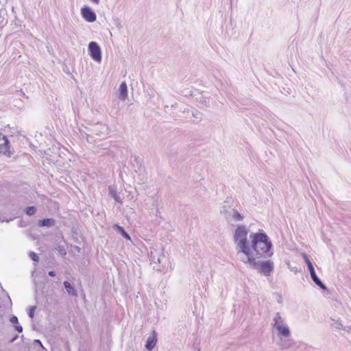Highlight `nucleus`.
<instances>
[{
    "label": "nucleus",
    "mask_w": 351,
    "mask_h": 351,
    "mask_svg": "<svg viewBox=\"0 0 351 351\" xmlns=\"http://www.w3.org/2000/svg\"><path fill=\"white\" fill-rule=\"evenodd\" d=\"M54 224L53 219H45L38 221L39 226H51Z\"/></svg>",
    "instance_id": "obj_16"
},
{
    "label": "nucleus",
    "mask_w": 351,
    "mask_h": 351,
    "mask_svg": "<svg viewBox=\"0 0 351 351\" xmlns=\"http://www.w3.org/2000/svg\"><path fill=\"white\" fill-rule=\"evenodd\" d=\"M114 228L119 232L122 236L128 240H131L130 236L124 230V229L118 224H114Z\"/></svg>",
    "instance_id": "obj_15"
},
{
    "label": "nucleus",
    "mask_w": 351,
    "mask_h": 351,
    "mask_svg": "<svg viewBox=\"0 0 351 351\" xmlns=\"http://www.w3.org/2000/svg\"><path fill=\"white\" fill-rule=\"evenodd\" d=\"M198 351H200V350H198Z\"/></svg>",
    "instance_id": "obj_34"
},
{
    "label": "nucleus",
    "mask_w": 351,
    "mask_h": 351,
    "mask_svg": "<svg viewBox=\"0 0 351 351\" xmlns=\"http://www.w3.org/2000/svg\"><path fill=\"white\" fill-rule=\"evenodd\" d=\"M153 343H154V339L152 337H149L148 339L147 344H146V347L147 348L148 350H151L154 348V346L152 345Z\"/></svg>",
    "instance_id": "obj_20"
},
{
    "label": "nucleus",
    "mask_w": 351,
    "mask_h": 351,
    "mask_svg": "<svg viewBox=\"0 0 351 351\" xmlns=\"http://www.w3.org/2000/svg\"><path fill=\"white\" fill-rule=\"evenodd\" d=\"M248 230L243 225L238 226L234 234V241L236 243V249L238 254L241 252L245 256L252 252L250 245L247 241Z\"/></svg>",
    "instance_id": "obj_2"
},
{
    "label": "nucleus",
    "mask_w": 351,
    "mask_h": 351,
    "mask_svg": "<svg viewBox=\"0 0 351 351\" xmlns=\"http://www.w3.org/2000/svg\"><path fill=\"white\" fill-rule=\"evenodd\" d=\"M156 217H160V218H161V217H160V216H158V215L155 213V218H156Z\"/></svg>",
    "instance_id": "obj_32"
},
{
    "label": "nucleus",
    "mask_w": 351,
    "mask_h": 351,
    "mask_svg": "<svg viewBox=\"0 0 351 351\" xmlns=\"http://www.w3.org/2000/svg\"><path fill=\"white\" fill-rule=\"evenodd\" d=\"M310 347L306 343H295L294 348L291 351H309Z\"/></svg>",
    "instance_id": "obj_12"
},
{
    "label": "nucleus",
    "mask_w": 351,
    "mask_h": 351,
    "mask_svg": "<svg viewBox=\"0 0 351 351\" xmlns=\"http://www.w3.org/2000/svg\"><path fill=\"white\" fill-rule=\"evenodd\" d=\"M64 287L66 289L67 292L69 294H71V295H77L76 291H75L73 287L71 285V284L69 282L65 281L64 282Z\"/></svg>",
    "instance_id": "obj_17"
},
{
    "label": "nucleus",
    "mask_w": 351,
    "mask_h": 351,
    "mask_svg": "<svg viewBox=\"0 0 351 351\" xmlns=\"http://www.w3.org/2000/svg\"><path fill=\"white\" fill-rule=\"evenodd\" d=\"M295 343L292 339L287 338H280L278 345L282 350H290L294 348Z\"/></svg>",
    "instance_id": "obj_10"
},
{
    "label": "nucleus",
    "mask_w": 351,
    "mask_h": 351,
    "mask_svg": "<svg viewBox=\"0 0 351 351\" xmlns=\"http://www.w3.org/2000/svg\"><path fill=\"white\" fill-rule=\"evenodd\" d=\"M49 275L50 276H55L56 273L54 271H51L49 272Z\"/></svg>",
    "instance_id": "obj_27"
},
{
    "label": "nucleus",
    "mask_w": 351,
    "mask_h": 351,
    "mask_svg": "<svg viewBox=\"0 0 351 351\" xmlns=\"http://www.w3.org/2000/svg\"><path fill=\"white\" fill-rule=\"evenodd\" d=\"M302 256H303L305 263L307 265V267L310 272V275H311V277L313 281L320 289H322L323 290H326V285L321 281V280L316 275L314 267H313L312 263L311 262V261L308 259V256L305 254H304Z\"/></svg>",
    "instance_id": "obj_7"
},
{
    "label": "nucleus",
    "mask_w": 351,
    "mask_h": 351,
    "mask_svg": "<svg viewBox=\"0 0 351 351\" xmlns=\"http://www.w3.org/2000/svg\"><path fill=\"white\" fill-rule=\"evenodd\" d=\"M8 146V141L5 136L0 135V152L6 150Z\"/></svg>",
    "instance_id": "obj_14"
},
{
    "label": "nucleus",
    "mask_w": 351,
    "mask_h": 351,
    "mask_svg": "<svg viewBox=\"0 0 351 351\" xmlns=\"http://www.w3.org/2000/svg\"><path fill=\"white\" fill-rule=\"evenodd\" d=\"M177 107V104H171V108H176Z\"/></svg>",
    "instance_id": "obj_31"
},
{
    "label": "nucleus",
    "mask_w": 351,
    "mask_h": 351,
    "mask_svg": "<svg viewBox=\"0 0 351 351\" xmlns=\"http://www.w3.org/2000/svg\"><path fill=\"white\" fill-rule=\"evenodd\" d=\"M10 322L14 324H16L18 323V319L16 316H13L10 318Z\"/></svg>",
    "instance_id": "obj_24"
},
{
    "label": "nucleus",
    "mask_w": 351,
    "mask_h": 351,
    "mask_svg": "<svg viewBox=\"0 0 351 351\" xmlns=\"http://www.w3.org/2000/svg\"><path fill=\"white\" fill-rule=\"evenodd\" d=\"M271 326L274 330L278 332V335L282 337H289L291 330L286 324L284 317L280 313H276L272 320Z\"/></svg>",
    "instance_id": "obj_4"
},
{
    "label": "nucleus",
    "mask_w": 351,
    "mask_h": 351,
    "mask_svg": "<svg viewBox=\"0 0 351 351\" xmlns=\"http://www.w3.org/2000/svg\"><path fill=\"white\" fill-rule=\"evenodd\" d=\"M156 269L162 273H167L172 270V263L168 255L162 253L157 259ZM156 268V266H155Z\"/></svg>",
    "instance_id": "obj_5"
},
{
    "label": "nucleus",
    "mask_w": 351,
    "mask_h": 351,
    "mask_svg": "<svg viewBox=\"0 0 351 351\" xmlns=\"http://www.w3.org/2000/svg\"><path fill=\"white\" fill-rule=\"evenodd\" d=\"M35 307L34 306H32L29 309V316L31 317V318H33L34 317V311H35Z\"/></svg>",
    "instance_id": "obj_22"
},
{
    "label": "nucleus",
    "mask_w": 351,
    "mask_h": 351,
    "mask_svg": "<svg viewBox=\"0 0 351 351\" xmlns=\"http://www.w3.org/2000/svg\"><path fill=\"white\" fill-rule=\"evenodd\" d=\"M16 330L19 332H21L22 330H23V328L22 326H16Z\"/></svg>",
    "instance_id": "obj_25"
},
{
    "label": "nucleus",
    "mask_w": 351,
    "mask_h": 351,
    "mask_svg": "<svg viewBox=\"0 0 351 351\" xmlns=\"http://www.w3.org/2000/svg\"><path fill=\"white\" fill-rule=\"evenodd\" d=\"M221 213L224 215L226 219L228 221H241L243 219V215L237 210L230 207L223 206L221 209Z\"/></svg>",
    "instance_id": "obj_6"
},
{
    "label": "nucleus",
    "mask_w": 351,
    "mask_h": 351,
    "mask_svg": "<svg viewBox=\"0 0 351 351\" xmlns=\"http://www.w3.org/2000/svg\"><path fill=\"white\" fill-rule=\"evenodd\" d=\"M88 49L91 58L97 62L101 60V49L95 42H90L88 45Z\"/></svg>",
    "instance_id": "obj_8"
},
{
    "label": "nucleus",
    "mask_w": 351,
    "mask_h": 351,
    "mask_svg": "<svg viewBox=\"0 0 351 351\" xmlns=\"http://www.w3.org/2000/svg\"><path fill=\"white\" fill-rule=\"evenodd\" d=\"M81 14L88 22H94L96 20V14L88 7H84L81 10Z\"/></svg>",
    "instance_id": "obj_9"
},
{
    "label": "nucleus",
    "mask_w": 351,
    "mask_h": 351,
    "mask_svg": "<svg viewBox=\"0 0 351 351\" xmlns=\"http://www.w3.org/2000/svg\"><path fill=\"white\" fill-rule=\"evenodd\" d=\"M281 300H282V297H281L280 295H278V302L279 303H280V302H281Z\"/></svg>",
    "instance_id": "obj_28"
},
{
    "label": "nucleus",
    "mask_w": 351,
    "mask_h": 351,
    "mask_svg": "<svg viewBox=\"0 0 351 351\" xmlns=\"http://www.w3.org/2000/svg\"><path fill=\"white\" fill-rule=\"evenodd\" d=\"M161 222H162V220L158 221V225H160ZM162 222L165 223L166 221L163 219Z\"/></svg>",
    "instance_id": "obj_30"
},
{
    "label": "nucleus",
    "mask_w": 351,
    "mask_h": 351,
    "mask_svg": "<svg viewBox=\"0 0 351 351\" xmlns=\"http://www.w3.org/2000/svg\"><path fill=\"white\" fill-rule=\"evenodd\" d=\"M330 326L335 329L343 330L344 326L342 324V321L338 319L330 318Z\"/></svg>",
    "instance_id": "obj_11"
},
{
    "label": "nucleus",
    "mask_w": 351,
    "mask_h": 351,
    "mask_svg": "<svg viewBox=\"0 0 351 351\" xmlns=\"http://www.w3.org/2000/svg\"><path fill=\"white\" fill-rule=\"evenodd\" d=\"M250 238L252 240L250 248L255 252L256 258H267L274 254L272 243L265 233H252L250 234Z\"/></svg>",
    "instance_id": "obj_1"
},
{
    "label": "nucleus",
    "mask_w": 351,
    "mask_h": 351,
    "mask_svg": "<svg viewBox=\"0 0 351 351\" xmlns=\"http://www.w3.org/2000/svg\"><path fill=\"white\" fill-rule=\"evenodd\" d=\"M29 256L31 257V258L35 261V262H38L39 261V257L38 256L34 253V252H30L29 254Z\"/></svg>",
    "instance_id": "obj_21"
},
{
    "label": "nucleus",
    "mask_w": 351,
    "mask_h": 351,
    "mask_svg": "<svg viewBox=\"0 0 351 351\" xmlns=\"http://www.w3.org/2000/svg\"><path fill=\"white\" fill-rule=\"evenodd\" d=\"M182 112H183L184 113L186 112L187 114H189V113L190 112V110H184Z\"/></svg>",
    "instance_id": "obj_29"
},
{
    "label": "nucleus",
    "mask_w": 351,
    "mask_h": 351,
    "mask_svg": "<svg viewBox=\"0 0 351 351\" xmlns=\"http://www.w3.org/2000/svg\"><path fill=\"white\" fill-rule=\"evenodd\" d=\"M245 256V258L242 259V261L248 264L251 268L257 270L258 273L265 276H269L273 272L274 268L273 261L270 260L256 261V257L252 254V252H250V255Z\"/></svg>",
    "instance_id": "obj_3"
},
{
    "label": "nucleus",
    "mask_w": 351,
    "mask_h": 351,
    "mask_svg": "<svg viewBox=\"0 0 351 351\" xmlns=\"http://www.w3.org/2000/svg\"><path fill=\"white\" fill-rule=\"evenodd\" d=\"M201 103H202L203 105L206 106H208L207 102H206V101L205 99H202V100H201Z\"/></svg>",
    "instance_id": "obj_26"
},
{
    "label": "nucleus",
    "mask_w": 351,
    "mask_h": 351,
    "mask_svg": "<svg viewBox=\"0 0 351 351\" xmlns=\"http://www.w3.org/2000/svg\"><path fill=\"white\" fill-rule=\"evenodd\" d=\"M120 97L122 99H125L128 96V88L125 82H123L119 87Z\"/></svg>",
    "instance_id": "obj_13"
},
{
    "label": "nucleus",
    "mask_w": 351,
    "mask_h": 351,
    "mask_svg": "<svg viewBox=\"0 0 351 351\" xmlns=\"http://www.w3.org/2000/svg\"><path fill=\"white\" fill-rule=\"evenodd\" d=\"M36 208L34 206H28L25 209V213L29 216L34 215L36 213Z\"/></svg>",
    "instance_id": "obj_18"
},
{
    "label": "nucleus",
    "mask_w": 351,
    "mask_h": 351,
    "mask_svg": "<svg viewBox=\"0 0 351 351\" xmlns=\"http://www.w3.org/2000/svg\"><path fill=\"white\" fill-rule=\"evenodd\" d=\"M191 114L193 117L196 119V121H199L202 119V116L199 112L197 110L192 111Z\"/></svg>",
    "instance_id": "obj_19"
},
{
    "label": "nucleus",
    "mask_w": 351,
    "mask_h": 351,
    "mask_svg": "<svg viewBox=\"0 0 351 351\" xmlns=\"http://www.w3.org/2000/svg\"><path fill=\"white\" fill-rule=\"evenodd\" d=\"M343 330L346 331L348 334H351V325L348 326H344V328Z\"/></svg>",
    "instance_id": "obj_23"
},
{
    "label": "nucleus",
    "mask_w": 351,
    "mask_h": 351,
    "mask_svg": "<svg viewBox=\"0 0 351 351\" xmlns=\"http://www.w3.org/2000/svg\"><path fill=\"white\" fill-rule=\"evenodd\" d=\"M155 223L158 221V219H154Z\"/></svg>",
    "instance_id": "obj_33"
}]
</instances>
